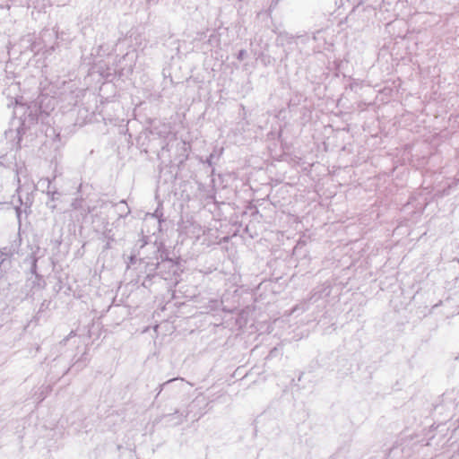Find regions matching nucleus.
I'll return each mask as SVG.
<instances>
[{"label":"nucleus","instance_id":"nucleus-1","mask_svg":"<svg viewBox=\"0 0 459 459\" xmlns=\"http://www.w3.org/2000/svg\"><path fill=\"white\" fill-rule=\"evenodd\" d=\"M160 253V249L158 247H156L155 244H142L141 245V250L138 252V254H132L129 256V263L132 264H136L138 260L145 263L147 267H150L149 271L153 272L155 271L159 266V258L158 254Z\"/></svg>","mask_w":459,"mask_h":459},{"label":"nucleus","instance_id":"nucleus-2","mask_svg":"<svg viewBox=\"0 0 459 459\" xmlns=\"http://www.w3.org/2000/svg\"><path fill=\"white\" fill-rule=\"evenodd\" d=\"M301 36H294L286 31H281L277 34L276 44L278 46L287 48L284 49L286 56L292 51V45L297 44V39H301Z\"/></svg>","mask_w":459,"mask_h":459},{"label":"nucleus","instance_id":"nucleus-3","mask_svg":"<svg viewBox=\"0 0 459 459\" xmlns=\"http://www.w3.org/2000/svg\"><path fill=\"white\" fill-rule=\"evenodd\" d=\"M71 206L74 211H78L82 217L87 216L90 212V207L86 205L82 198H75L72 202Z\"/></svg>","mask_w":459,"mask_h":459},{"label":"nucleus","instance_id":"nucleus-4","mask_svg":"<svg viewBox=\"0 0 459 459\" xmlns=\"http://www.w3.org/2000/svg\"><path fill=\"white\" fill-rule=\"evenodd\" d=\"M115 208L119 218H125L130 213V208L125 201L117 204Z\"/></svg>","mask_w":459,"mask_h":459},{"label":"nucleus","instance_id":"nucleus-5","mask_svg":"<svg viewBox=\"0 0 459 459\" xmlns=\"http://www.w3.org/2000/svg\"><path fill=\"white\" fill-rule=\"evenodd\" d=\"M56 49V45H52L50 47H47L46 45H44L43 47L40 46V43H38V42H35L33 45H32V51H40V50H44L45 53L50 55L52 54Z\"/></svg>","mask_w":459,"mask_h":459},{"label":"nucleus","instance_id":"nucleus-6","mask_svg":"<svg viewBox=\"0 0 459 459\" xmlns=\"http://www.w3.org/2000/svg\"><path fill=\"white\" fill-rule=\"evenodd\" d=\"M46 181L48 182L47 186V195H48V198L50 201H55L56 198V195H60V194L56 191V188H52L51 184L52 181L49 178H47Z\"/></svg>","mask_w":459,"mask_h":459},{"label":"nucleus","instance_id":"nucleus-7","mask_svg":"<svg viewBox=\"0 0 459 459\" xmlns=\"http://www.w3.org/2000/svg\"><path fill=\"white\" fill-rule=\"evenodd\" d=\"M175 415H178V421L176 423L180 424L186 419L188 411H186L185 413L181 412L178 414V411H176L174 413L167 415V417L169 418V420H172Z\"/></svg>","mask_w":459,"mask_h":459},{"label":"nucleus","instance_id":"nucleus-8","mask_svg":"<svg viewBox=\"0 0 459 459\" xmlns=\"http://www.w3.org/2000/svg\"><path fill=\"white\" fill-rule=\"evenodd\" d=\"M308 309V303L307 301H303L298 305H296L293 308H292V313H295V312H300V313H303L305 311H307Z\"/></svg>","mask_w":459,"mask_h":459},{"label":"nucleus","instance_id":"nucleus-9","mask_svg":"<svg viewBox=\"0 0 459 459\" xmlns=\"http://www.w3.org/2000/svg\"><path fill=\"white\" fill-rule=\"evenodd\" d=\"M104 236L108 239L106 245L104 246V249H109L111 247L110 243L115 240L114 236L110 235V231L105 232Z\"/></svg>","mask_w":459,"mask_h":459},{"label":"nucleus","instance_id":"nucleus-10","mask_svg":"<svg viewBox=\"0 0 459 459\" xmlns=\"http://www.w3.org/2000/svg\"><path fill=\"white\" fill-rule=\"evenodd\" d=\"M48 37L49 39L51 38H57L56 36V33L54 32V31H50V30H45L42 34H41V39L45 41V39Z\"/></svg>","mask_w":459,"mask_h":459},{"label":"nucleus","instance_id":"nucleus-11","mask_svg":"<svg viewBox=\"0 0 459 459\" xmlns=\"http://www.w3.org/2000/svg\"><path fill=\"white\" fill-rule=\"evenodd\" d=\"M246 55H247V51L245 49H241V50L238 51V53L237 55V58L239 61H242Z\"/></svg>","mask_w":459,"mask_h":459},{"label":"nucleus","instance_id":"nucleus-12","mask_svg":"<svg viewBox=\"0 0 459 459\" xmlns=\"http://www.w3.org/2000/svg\"><path fill=\"white\" fill-rule=\"evenodd\" d=\"M173 380H174V379L169 380L168 382H166V383H164V384L160 385V390H159L158 394H160L161 393L163 385H165L166 384H168V383H169V382H171V381H173Z\"/></svg>","mask_w":459,"mask_h":459},{"label":"nucleus","instance_id":"nucleus-13","mask_svg":"<svg viewBox=\"0 0 459 459\" xmlns=\"http://www.w3.org/2000/svg\"><path fill=\"white\" fill-rule=\"evenodd\" d=\"M36 267H37V259L34 258L33 263H32V271L33 272L36 270Z\"/></svg>","mask_w":459,"mask_h":459},{"label":"nucleus","instance_id":"nucleus-14","mask_svg":"<svg viewBox=\"0 0 459 459\" xmlns=\"http://www.w3.org/2000/svg\"><path fill=\"white\" fill-rule=\"evenodd\" d=\"M51 209H55L56 208V205L55 204H52V205H48Z\"/></svg>","mask_w":459,"mask_h":459},{"label":"nucleus","instance_id":"nucleus-15","mask_svg":"<svg viewBox=\"0 0 459 459\" xmlns=\"http://www.w3.org/2000/svg\"><path fill=\"white\" fill-rule=\"evenodd\" d=\"M167 146H163L161 152H163L166 150Z\"/></svg>","mask_w":459,"mask_h":459}]
</instances>
